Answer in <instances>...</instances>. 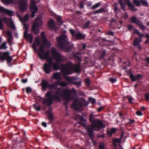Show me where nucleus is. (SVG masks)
I'll list each match as a JSON object with an SVG mask.
<instances>
[{"label":"nucleus","instance_id":"4","mask_svg":"<svg viewBox=\"0 0 149 149\" xmlns=\"http://www.w3.org/2000/svg\"><path fill=\"white\" fill-rule=\"evenodd\" d=\"M80 65L79 64H75L70 61L67 63L66 64H61V71L64 76L72 74L73 72L78 73L81 71Z\"/></svg>","mask_w":149,"mask_h":149},{"label":"nucleus","instance_id":"60","mask_svg":"<svg viewBox=\"0 0 149 149\" xmlns=\"http://www.w3.org/2000/svg\"><path fill=\"white\" fill-rule=\"evenodd\" d=\"M13 39V36L8 37L7 38V42H11Z\"/></svg>","mask_w":149,"mask_h":149},{"label":"nucleus","instance_id":"25","mask_svg":"<svg viewBox=\"0 0 149 149\" xmlns=\"http://www.w3.org/2000/svg\"><path fill=\"white\" fill-rule=\"evenodd\" d=\"M127 6L132 11L136 12L138 10L137 8H135L134 6L130 3V1L127 4Z\"/></svg>","mask_w":149,"mask_h":149},{"label":"nucleus","instance_id":"63","mask_svg":"<svg viewBox=\"0 0 149 149\" xmlns=\"http://www.w3.org/2000/svg\"><path fill=\"white\" fill-rule=\"evenodd\" d=\"M136 114L139 116H141L142 115V112L139 111H138L136 112Z\"/></svg>","mask_w":149,"mask_h":149},{"label":"nucleus","instance_id":"18","mask_svg":"<svg viewBox=\"0 0 149 149\" xmlns=\"http://www.w3.org/2000/svg\"><path fill=\"white\" fill-rule=\"evenodd\" d=\"M130 77L132 82H134L136 80H139L142 77V76L140 74H138L135 77L134 74L131 73L129 75Z\"/></svg>","mask_w":149,"mask_h":149},{"label":"nucleus","instance_id":"54","mask_svg":"<svg viewBox=\"0 0 149 149\" xmlns=\"http://www.w3.org/2000/svg\"><path fill=\"white\" fill-rule=\"evenodd\" d=\"M43 69L46 74L47 73V61L44 64Z\"/></svg>","mask_w":149,"mask_h":149},{"label":"nucleus","instance_id":"37","mask_svg":"<svg viewBox=\"0 0 149 149\" xmlns=\"http://www.w3.org/2000/svg\"><path fill=\"white\" fill-rule=\"evenodd\" d=\"M139 43L138 40V38H136L134 41L133 45L134 46H137Z\"/></svg>","mask_w":149,"mask_h":149},{"label":"nucleus","instance_id":"36","mask_svg":"<svg viewBox=\"0 0 149 149\" xmlns=\"http://www.w3.org/2000/svg\"><path fill=\"white\" fill-rule=\"evenodd\" d=\"M118 4L117 2H115L113 4L114 11L115 13H116L118 10Z\"/></svg>","mask_w":149,"mask_h":149},{"label":"nucleus","instance_id":"13","mask_svg":"<svg viewBox=\"0 0 149 149\" xmlns=\"http://www.w3.org/2000/svg\"><path fill=\"white\" fill-rule=\"evenodd\" d=\"M131 22L139 26L141 29L143 31L145 30L146 27L143 24L142 22L135 16H132L131 17Z\"/></svg>","mask_w":149,"mask_h":149},{"label":"nucleus","instance_id":"53","mask_svg":"<svg viewBox=\"0 0 149 149\" xmlns=\"http://www.w3.org/2000/svg\"><path fill=\"white\" fill-rule=\"evenodd\" d=\"M26 92L28 94L31 93L32 92V89L30 87H27L26 88Z\"/></svg>","mask_w":149,"mask_h":149},{"label":"nucleus","instance_id":"8","mask_svg":"<svg viewBox=\"0 0 149 149\" xmlns=\"http://www.w3.org/2000/svg\"><path fill=\"white\" fill-rule=\"evenodd\" d=\"M57 42L59 48L61 49L65 48L68 43L66 35L63 34L57 37Z\"/></svg>","mask_w":149,"mask_h":149},{"label":"nucleus","instance_id":"31","mask_svg":"<svg viewBox=\"0 0 149 149\" xmlns=\"http://www.w3.org/2000/svg\"><path fill=\"white\" fill-rule=\"evenodd\" d=\"M36 2L34 1H32L30 6V9H35L38 8V7L36 6Z\"/></svg>","mask_w":149,"mask_h":149},{"label":"nucleus","instance_id":"29","mask_svg":"<svg viewBox=\"0 0 149 149\" xmlns=\"http://www.w3.org/2000/svg\"><path fill=\"white\" fill-rule=\"evenodd\" d=\"M105 12V9L104 8H100V9L96 10L95 11H93L92 12L93 14L94 15L98 13L104 12Z\"/></svg>","mask_w":149,"mask_h":149},{"label":"nucleus","instance_id":"51","mask_svg":"<svg viewBox=\"0 0 149 149\" xmlns=\"http://www.w3.org/2000/svg\"><path fill=\"white\" fill-rule=\"evenodd\" d=\"M106 34L108 35H110L111 36H113L114 34V32L113 31H109L108 32L106 33Z\"/></svg>","mask_w":149,"mask_h":149},{"label":"nucleus","instance_id":"44","mask_svg":"<svg viewBox=\"0 0 149 149\" xmlns=\"http://www.w3.org/2000/svg\"><path fill=\"white\" fill-rule=\"evenodd\" d=\"M59 85L61 86H66L67 85V84L63 81H60L59 82Z\"/></svg>","mask_w":149,"mask_h":149},{"label":"nucleus","instance_id":"20","mask_svg":"<svg viewBox=\"0 0 149 149\" xmlns=\"http://www.w3.org/2000/svg\"><path fill=\"white\" fill-rule=\"evenodd\" d=\"M48 25L50 29L52 30H56L57 27L55 24L53 19H51L49 22Z\"/></svg>","mask_w":149,"mask_h":149},{"label":"nucleus","instance_id":"12","mask_svg":"<svg viewBox=\"0 0 149 149\" xmlns=\"http://www.w3.org/2000/svg\"><path fill=\"white\" fill-rule=\"evenodd\" d=\"M13 60V58L10 56V53L8 51L3 52L2 55L0 56V60L1 61L6 60L7 62L9 63L11 60Z\"/></svg>","mask_w":149,"mask_h":149},{"label":"nucleus","instance_id":"41","mask_svg":"<svg viewBox=\"0 0 149 149\" xmlns=\"http://www.w3.org/2000/svg\"><path fill=\"white\" fill-rule=\"evenodd\" d=\"M101 3L100 2H98V3H97L95 4L91 8L92 9H96L98 8L100 5Z\"/></svg>","mask_w":149,"mask_h":149},{"label":"nucleus","instance_id":"45","mask_svg":"<svg viewBox=\"0 0 149 149\" xmlns=\"http://www.w3.org/2000/svg\"><path fill=\"white\" fill-rule=\"evenodd\" d=\"M113 143H121V139L118 138H114L113 140Z\"/></svg>","mask_w":149,"mask_h":149},{"label":"nucleus","instance_id":"17","mask_svg":"<svg viewBox=\"0 0 149 149\" xmlns=\"http://www.w3.org/2000/svg\"><path fill=\"white\" fill-rule=\"evenodd\" d=\"M28 30H25L24 33V37L26 40L28 38L29 39L30 43H31L33 41V37L32 34L28 33Z\"/></svg>","mask_w":149,"mask_h":149},{"label":"nucleus","instance_id":"47","mask_svg":"<svg viewBox=\"0 0 149 149\" xmlns=\"http://www.w3.org/2000/svg\"><path fill=\"white\" fill-rule=\"evenodd\" d=\"M69 31L72 36H75L76 33L77 32H76L73 29H70Z\"/></svg>","mask_w":149,"mask_h":149},{"label":"nucleus","instance_id":"50","mask_svg":"<svg viewBox=\"0 0 149 149\" xmlns=\"http://www.w3.org/2000/svg\"><path fill=\"white\" fill-rule=\"evenodd\" d=\"M89 100L92 104H93L95 103L96 100L94 98H93L91 97L89 98Z\"/></svg>","mask_w":149,"mask_h":149},{"label":"nucleus","instance_id":"2","mask_svg":"<svg viewBox=\"0 0 149 149\" xmlns=\"http://www.w3.org/2000/svg\"><path fill=\"white\" fill-rule=\"evenodd\" d=\"M89 120L91 123V125H88L86 127L87 134L91 139L93 137V130L97 131L100 129L105 127V125L98 119L95 118L93 113L90 115Z\"/></svg>","mask_w":149,"mask_h":149},{"label":"nucleus","instance_id":"24","mask_svg":"<svg viewBox=\"0 0 149 149\" xmlns=\"http://www.w3.org/2000/svg\"><path fill=\"white\" fill-rule=\"evenodd\" d=\"M40 85L42 86V89L44 91H45L47 89V80L44 79H42L41 81V83Z\"/></svg>","mask_w":149,"mask_h":149},{"label":"nucleus","instance_id":"26","mask_svg":"<svg viewBox=\"0 0 149 149\" xmlns=\"http://www.w3.org/2000/svg\"><path fill=\"white\" fill-rule=\"evenodd\" d=\"M77 39L81 40L85 38V36L82 34L80 32H78L76 33L75 36Z\"/></svg>","mask_w":149,"mask_h":149},{"label":"nucleus","instance_id":"21","mask_svg":"<svg viewBox=\"0 0 149 149\" xmlns=\"http://www.w3.org/2000/svg\"><path fill=\"white\" fill-rule=\"evenodd\" d=\"M80 55L79 52H77L74 55V58L75 59V62L77 63L76 64H79L80 65L81 59L80 57L78 55Z\"/></svg>","mask_w":149,"mask_h":149},{"label":"nucleus","instance_id":"1","mask_svg":"<svg viewBox=\"0 0 149 149\" xmlns=\"http://www.w3.org/2000/svg\"><path fill=\"white\" fill-rule=\"evenodd\" d=\"M40 35L41 42L40 36H37L35 38L32 47L34 51L38 53V56L41 60H47V38L43 31L41 33Z\"/></svg>","mask_w":149,"mask_h":149},{"label":"nucleus","instance_id":"28","mask_svg":"<svg viewBox=\"0 0 149 149\" xmlns=\"http://www.w3.org/2000/svg\"><path fill=\"white\" fill-rule=\"evenodd\" d=\"M53 77L56 80L61 79L60 73L59 72H57L54 73Z\"/></svg>","mask_w":149,"mask_h":149},{"label":"nucleus","instance_id":"52","mask_svg":"<svg viewBox=\"0 0 149 149\" xmlns=\"http://www.w3.org/2000/svg\"><path fill=\"white\" fill-rule=\"evenodd\" d=\"M127 28L130 31H131L133 29H134V27L131 24H129L128 25Z\"/></svg>","mask_w":149,"mask_h":149},{"label":"nucleus","instance_id":"58","mask_svg":"<svg viewBox=\"0 0 149 149\" xmlns=\"http://www.w3.org/2000/svg\"><path fill=\"white\" fill-rule=\"evenodd\" d=\"M109 80L112 83H114L117 81V80L116 79H114L113 78H110Z\"/></svg>","mask_w":149,"mask_h":149},{"label":"nucleus","instance_id":"33","mask_svg":"<svg viewBox=\"0 0 149 149\" xmlns=\"http://www.w3.org/2000/svg\"><path fill=\"white\" fill-rule=\"evenodd\" d=\"M8 47L6 46V42H3L2 44L0 45V50L2 49H6Z\"/></svg>","mask_w":149,"mask_h":149},{"label":"nucleus","instance_id":"30","mask_svg":"<svg viewBox=\"0 0 149 149\" xmlns=\"http://www.w3.org/2000/svg\"><path fill=\"white\" fill-rule=\"evenodd\" d=\"M30 11L31 12V17L32 18H33L35 16V14L37 13L38 10V8L35 9H30Z\"/></svg>","mask_w":149,"mask_h":149},{"label":"nucleus","instance_id":"5","mask_svg":"<svg viewBox=\"0 0 149 149\" xmlns=\"http://www.w3.org/2000/svg\"><path fill=\"white\" fill-rule=\"evenodd\" d=\"M60 89V93L61 97L67 102H70L73 99L74 96L77 95V91L74 87L71 90L70 89H65L61 87H58Z\"/></svg>","mask_w":149,"mask_h":149},{"label":"nucleus","instance_id":"23","mask_svg":"<svg viewBox=\"0 0 149 149\" xmlns=\"http://www.w3.org/2000/svg\"><path fill=\"white\" fill-rule=\"evenodd\" d=\"M106 53V50L101 49L98 55V58L100 59H103L105 57Z\"/></svg>","mask_w":149,"mask_h":149},{"label":"nucleus","instance_id":"39","mask_svg":"<svg viewBox=\"0 0 149 149\" xmlns=\"http://www.w3.org/2000/svg\"><path fill=\"white\" fill-rule=\"evenodd\" d=\"M28 140V138L26 136H22V137L20 140V142L22 143H25Z\"/></svg>","mask_w":149,"mask_h":149},{"label":"nucleus","instance_id":"19","mask_svg":"<svg viewBox=\"0 0 149 149\" xmlns=\"http://www.w3.org/2000/svg\"><path fill=\"white\" fill-rule=\"evenodd\" d=\"M0 11L4 12L10 16H12L13 15V11L5 9L3 7H0Z\"/></svg>","mask_w":149,"mask_h":149},{"label":"nucleus","instance_id":"10","mask_svg":"<svg viewBox=\"0 0 149 149\" xmlns=\"http://www.w3.org/2000/svg\"><path fill=\"white\" fill-rule=\"evenodd\" d=\"M81 100L79 101L77 99H75L72 105L73 108L76 109H78L79 107L83 106H86L88 104L84 98H81Z\"/></svg>","mask_w":149,"mask_h":149},{"label":"nucleus","instance_id":"15","mask_svg":"<svg viewBox=\"0 0 149 149\" xmlns=\"http://www.w3.org/2000/svg\"><path fill=\"white\" fill-rule=\"evenodd\" d=\"M74 118L76 119H79L80 121L78 122V123L83 125V126L86 128V124L84 123H82V122H85L86 120L84 118L83 115L82 116H81L79 114H77L74 116Z\"/></svg>","mask_w":149,"mask_h":149},{"label":"nucleus","instance_id":"43","mask_svg":"<svg viewBox=\"0 0 149 149\" xmlns=\"http://www.w3.org/2000/svg\"><path fill=\"white\" fill-rule=\"evenodd\" d=\"M2 19L4 23L7 24L9 22L10 18L8 19L6 17H3Z\"/></svg>","mask_w":149,"mask_h":149},{"label":"nucleus","instance_id":"34","mask_svg":"<svg viewBox=\"0 0 149 149\" xmlns=\"http://www.w3.org/2000/svg\"><path fill=\"white\" fill-rule=\"evenodd\" d=\"M133 2L134 4L137 6L139 7L141 6V4L140 1H139L138 0H133Z\"/></svg>","mask_w":149,"mask_h":149},{"label":"nucleus","instance_id":"35","mask_svg":"<svg viewBox=\"0 0 149 149\" xmlns=\"http://www.w3.org/2000/svg\"><path fill=\"white\" fill-rule=\"evenodd\" d=\"M99 149H107L105 148V144L103 142H100L99 145Z\"/></svg>","mask_w":149,"mask_h":149},{"label":"nucleus","instance_id":"62","mask_svg":"<svg viewBox=\"0 0 149 149\" xmlns=\"http://www.w3.org/2000/svg\"><path fill=\"white\" fill-rule=\"evenodd\" d=\"M51 67L49 65L47 64V74H49L50 72V68Z\"/></svg>","mask_w":149,"mask_h":149},{"label":"nucleus","instance_id":"61","mask_svg":"<svg viewBox=\"0 0 149 149\" xmlns=\"http://www.w3.org/2000/svg\"><path fill=\"white\" fill-rule=\"evenodd\" d=\"M29 15L28 14H26L24 17V19L25 21H27L29 19Z\"/></svg>","mask_w":149,"mask_h":149},{"label":"nucleus","instance_id":"3","mask_svg":"<svg viewBox=\"0 0 149 149\" xmlns=\"http://www.w3.org/2000/svg\"><path fill=\"white\" fill-rule=\"evenodd\" d=\"M51 53L52 57L56 62H53L52 59H51L49 64L54 70H57L60 68L61 69V64L60 66L59 63L65 60L64 56L60 52H57L56 49L54 47L52 48Z\"/></svg>","mask_w":149,"mask_h":149},{"label":"nucleus","instance_id":"6","mask_svg":"<svg viewBox=\"0 0 149 149\" xmlns=\"http://www.w3.org/2000/svg\"><path fill=\"white\" fill-rule=\"evenodd\" d=\"M60 89L57 88L54 92V93L47 98V107H49L53 103V100L54 101L60 102L61 100L60 97H61V93H60Z\"/></svg>","mask_w":149,"mask_h":149},{"label":"nucleus","instance_id":"59","mask_svg":"<svg viewBox=\"0 0 149 149\" xmlns=\"http://www.w3.org/2000/svg\"><path fill=\"white\" fill-rule=\"evenodd\" d=\"M146 99L148 101H149V93H146L145 95Z\"/></svg>","mask_w":149,"mask_h":149},{"label":"nucleus","instance_id":"38","mask_svg":"<svg viewBox=\"0 0 149 149\" xmlns=\"http://www.w3.org/2000/svg\"><path fill=\"white\" fill-rule=\"evenodd\" d=\"M48 117H47V118L49 120V122L52 121L54 119L53 115L52 113H49L48 114Z\"/></svg>","mask_w":149,"mask_h":149},{"label":"nucleus","instance_id":"27","mask_svg":"<svg viewBox=\"0 0 149 149\" xmlns=\"http://www.w3.org/2000/svg\"><path fill=\"white\" fill-rule=\"evenodd\" d=\"M59 81H57L52 84H49L47 82V87L50 86L52 88H55L59 85Z\"/></svg>","mask_w":149,"mask_h":149},{"label":"nucleus","instance_id":"22","mask_svg":"<svg viewBox=\"0 0 149 149\" xmlns=\"http://www.w3.org/2000/svg\"><path fill=\"white\" fill-rule=\"evenodd\" d=\"M7 25L13 30H16L15 26L11 17H10L9 22Z\"/></svg>","mask_w":149,"mask_h":149},{"label":"nucleus","instance_id":"56","mask_svg":"<svg viewBox=\"0 0 149 149\" xmlns=\"http://www.w3.org/2000/svg\"><path fill=\"white\" fill-rule=\"evenodd\" d=\"M6 33L8 37L12 36V32L11 31H6Z\"/></svg>","mask_w":149,"mask_h":149},{"label":"nucleus","instance_id":"11","mask_svg":"<svg viewBox=\"0 0 149 149\" xmlns=\"http://www.w3.org/2000/svg\"><path fill=\"white\" fill-rule=\"evenodd\" d=\"M41 24V21L39 17L36 18L33 25L32 27V30L34 32V33L36 35H38L39 33V27Z\"/></svg>","mask_w":149,"mask_h":149},{"label":"nucleus","instance_id":"55","mask_svg":"<svg viewBox=\"0 0 149 149\" xmlns=\"http://www.w3.org/2000/svg\"><path fill=\"white\" fill-rule=\"evenodd\" d=\"M47 12H48L50 13L51 15H54V13L47 6Z\"/></svg>","mask_w":149,"mask_h":149},{"label":"nucleus","instance_id":"32","mask_svg":"<svg viewBox=\"0 0 149 149\" xmlns=\"http://www.w3.org/2000/svg\"><path fill=\"white\" fill-rule=\"evenodd\" d=\"M140 2L143 6L148 7V3L146 0H140Z\"/></svg>","mask_w":149,"mask_h":149},{"label":"nucleus","instance_id":"49","mask_svg":"<svg viewBox=\"0 0 149 149\" xmlns=\"http://www.w3.org/2000/svg\"><path fill=\"white\" fill-rule=\"evenodd\" d=\"M13 0H1L3 3L8 4H9L10 3H12L13 2Z\"/></svg>","mask_w":149,"mask_h":149},{"label":"nucleus","instance_id":"40","mask_svg":"<svg viewBox=\"0 0 149 149\" xmlns=\"http://www.w3.org/2000/svg\"><path fill=\"white\" fill-rule=\"evenodd\" d=\"M85 83L86 84V86H89L91 85V81L89 78H86L84 79Z\"/></svg>","mask_w":149,"mask_h":149},{"label":"nucleus","instance_id":"9","mask_svg":"<svg viewBox=\"0 0 149 149\" xmlns=\"http://www.w3.org/2000/svg\"><path fill=\"white\" fill-rule=\"evenodd\" d=\"M67 79L69 83L74 85L77 88L81 86L82 80L77 76L68 77Z\"/></svg>","mask_w":149,"mask_h":149},{"label":"nucleus","instance_id":"14","mask_svg":"<svg viewBox=\"0 0 149 149\" xmlns=\"http://www.w3.org/2000/svg\"><path fill=\"white\" fill-rule=\"evenodd\" d=\"M27 0H20L19 6L21 12L25 11L27 8Z\"/></svg>","mask_w":149,"mask_h":149},{"label":"nucleus","instance_id":"48","mask_svg":"<svg viewBox=\"0 0 149 149\" xmlns=\"http://www.w3.org/2000/svg\"><path fill=\"white\" fill-rule=\"evenodd\" d=\"M84 4L82 1H81L80 2L79 4V8L80 9H83L84 8Z\"/></svg>","mask_w":149,"mask_h":149},{"label":"nucleus","instance_id":"16","mask_svg":"<svg viewBox=\"0 0 149 149\" xmlns=\"http://www.w3.org/2000/svg\"><path fill=\"white\" fill-rule=\"evenodd\" d=\"M118 3L120 4V8L122 10L125 11L126 9V4L127 5L129 2V0H118Z\"/></svg>","mask_w":149,"mask_h":149},{"label":"nucleus","instance_id":"46","mask_svg":"<svg viewBox=\"0 0 149 149\" xmlns=\"http://www.w3.org/2000/svg\"><path fill=\"white\" fill-rule=\"evenodd\" d=\"M91 22L89 21H87L84 24V28L85 29H87L89 27V25L91 23Z\"/></svg>","mask_w":149,"mask_h":149},{"label":"nucleus","instance_id":"7","mask_svg":"<svg viewBox=\"0 0 149 149\" xmlns=\"http://www.w3.org/2000/svg\"><path fill=\"white\" fill-rule=\"evenodd\" d=\"M36 99L40 102H41V106L39 105L37 107L36 104H34L33 105V107L36 111H39L41 109L45 111V114H47V98L41 97L40 96L36 97Z\"/></svg>","mask_w":149,"mask_h":149},{"label":"nucleus","instance_id":"64","mask_svg":"<svg viewBox=\"0 0 149 149\" xmlns=\"http://www.w3.org/2000/svg\"><path fill=\"white\" fill-rule=\"evenodd\" d=\"M104 109L103 107H100L97 109V111L98 112H100Z\"/></svg>","mask_w":149,"mask_h":149},{"label":"nucleus","instance_id":"42","mask_svg":"<svg viewBox=\"0 0 149 149\" xmlns=\"http://www.w3.org/2000/svg\"><path fill=\"white\" fill-rule=\"evenodd\" d=\"M57 21L59 22L60 25H62L63 24V22H62V17L61 16H58L56 18Z\"/></svg>","mask_w":149,"mask_h":149},{"label":"nucleus","instance_id":"57","mask_svg":"<svg viewBox=\"0 0 149 149\" xmlns=\"http://www.w3.org/2000/svg\"><path fill=\"white\" fill-rule=\"evenodd\" d=\"M74 45H72V46H70L68 47L66 49V51L68 52H70L71 51V50H72V47Z\"/></svg>","mask_w":149,"mask_h":149}]
</instances>
